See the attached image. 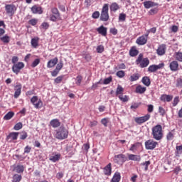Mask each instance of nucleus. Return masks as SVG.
Masks as SVG:
<instances>
[{
	"label": "nucleus",
	"mask_w": 182,
	"mask_h": 182,
	"mask_svg": "<svg viewBox=\"0 0 182 182\" xmlns=\"http://www.w3.org/2000/svg\"><path fill=\"white\" fill-rule=\"evenodd\" d=\"M151 130L152 137L154 140L159 141L163 139V127H161V125H156L151 129Z\"/></svg>",
	"instance_id": "obj_1"
},
{
	"label": "nucleus",
	"mask_w": 182,
	"mask_h": 182,
	"mask_svg": "<svg viewBox=\"0 0 182 182\" xmlns=\"http://www.w3.org/2000/svg\"><path fill=\"white\" fill-rule=\"evenodd\" d=\"M68 130L65 127H60L56 134L55 137L58 139V140H63V139H66L68 137Z\"/></svg>",
	"instance_id": "obj_2"
},
{
	"label": "nucleus",
	"mask_w": 182,
	"mask_h": 182,
	"mask_svg": "<svg viewBox=\"0 0 182 182\" xmlns=\"http://www.w3.org/2000/svg\"><path fill=\"white\" fill-rule=\"evenodd\" d=\"M136 62L137 65H140V68H147V66H149V63H150V60H149V58H145L143 59V54L139 55Z\"/></svg>",
	"instance_id": "obj_3"
},
{
	"label": "nucleus",
	"mask_w": 182,
	"mask_h": 182,
	"mask_svg": "<svg viewBox=\"0 0 182 182\" xmlns=\"http://www.w3.org/2000/svg\"><path fill=\"white\" fill-rule=\"evenodd\" d=\"M100 19L104 22L109 21V5L105 4L101 11Z\"/></svg>",
	"instance_id": "obj_4"
},
{
	"label": "nucleus",
	"mask_w": 182,
	"mask_h": 182,
	"mask_svg": "<svg viewBox=\"0 0 182 182\" xmlns=\"http://www.w3.org/2000/svg\"><path fill=\"white\" fill-rule=\"evenodd\" d=\"M159 144L157 141H155L153 139H149L145 142V147L146 150H154L156 149V146Z\"/></svg>",
	"instance_id": "obj_5"
},
{
	"label": "nucleus",
	"mask_w": 182,
	"mask_h": 182,
	"mask_svg": "<svg viewBox=\"0 0 182 182\" xmlns=\"http://www.w3.org/2000/svg\"><path fill=\"white\" fill-rule=\"evenodd\" d=\"M23 68H25V64H23L22 62H19L18 63L14 64L12 70L14 73H16V75H18V73H19L21 70L23 69Z\"/></svg>",
	"instance_id": "obj_6"
},
{
	"label": "nucleus",
	"mask_w": 182,
	"mask_h": 182,
	"mask_svg": "<svg viewBox=\"0 0 182 182\" xmlns=\"http://www.w3.org/2000/svg\"><path fill=\"white\" fill-rule=\"evenodd\" d=\"M164 68V63H160L159 65H150L148 68V72H150L151 73H154V72H157L159 69H163Z\"/></svg>",
	"instance_id": "obj_7"
},
{
	"label": "nucleus",
	"mask_w": 182,
	"mask_h": 182,
	"mask_svg": "<svg viewBox=\"0 0 182 182\" xmlns=\"http://www.w3.org/2000/svg\"><path fill=\"white\" fill-rule=\"evenodd\" d=\"M5 9L6 11V14L8 15H14L15 12L16 11V7L13 4H6L5 6Z\"/></svg>",
	"instance_id": "obj_8"
},
{
	"label": "nucleus",
	"mask_w": 182,
	"mask_h": 182,
	"mask_svg": "<svg viewBox=\"0 0 182 182\" xmlns=\"http://www.w3.org/2000/svg\"><path fill=\"white\" fill-rule=\"evenodd\" d=\"M31 103L33 105L36 109H39V107H42V101L41 100H38L37 96H33L31 99Z\"/></svg>",
	"instance_id": "obj_9"
},
{
	"label": "nucleus",
	"mask_w": 182,
	"mask_h": 182,
	"mask_svg": "<svg viewBox=\"0 0 182 182\" xmlns=\"http://www.w3.org/2000/svg\"><path fill=\"white\" fill-rule=\"evenodd\" d=\"M18 136H19V132H11L6 137V140L7 141H14V140H16L18 139Z\"/></svg>",
	"instance_id": "obj_10"
},
{
	"label": "nucleus",
	"mask_w": 182,
	"mask_h": 182,
	"mask_svg": "<svg viewBox=\"0 0 182 182\" xmlns=\"http://www.w3.org/2000/svg\"><path fill=\"white\" fill-rule=\"evenodd\" d=\"M150 119V114H146L144 117H140L135 119L136 123H138V124H141V123H144L147 122Z\"/></svg>",
	"instance_id": "obj_11"
},
{
	"label": "nucleus",
	"mask_w": 182,
	"mask_h": 182,
	"mask_svg": "<svg viewBox=\"0 0 182 182\" xmlns=\"http://www.w3.org/2000/svg\"><path fill=\"white\" fill-rule=\"evenodd\" d=\"M15 92H14V98L15 99H18V97H19V96H21V92L22 90V85L21 84H18L16 87H15Z\"/></svg>",
	"instance_id": "obj_12"
},
{
	"label": "nucleus",
	"mask_w": 182,
	"mask_h": 182,
	"mask_svg": "<svg viewBox=\"0 0 182 182\" xmlns=\"http://www.w3.org/2000/svg\"><path fill=\"white\" fill-rule=\"evenodd\" d=\"M138 45H146L147 43V35L141 36L136 39Z\"/></svg>",
	"instance_id": "obj_13"
},
{
	"label": "nucleus",
	"mask_w": 182,
	"mask_h": 182,
	"mask_svg": "<svg viewBox=\"0 0 182 182\" xmlns=\"http://www.w3.org/2000/svg\"><path fill=\"white\" fill-rule=\"evenodd\" d=\"M97 32H98V33L102 36H106L107 35V28L101 26L97 28Z\"/></svg>",
	"instance_id": "obj_14"
},
{
	"label": "nucleus",
	"mask_w": 182,
	"mask_h": 182,
	"mask_svg": "<svg viewBox=\"0 0 182 182\" xmlns=\"http://www.w3.org/2000/svg\"><path fill=\"white\" fill-rule=\"evenodd\" d=\"M156 52H157L158 55H159V56H163V55H164V53H166V45L163 44V45L159 46Z\"/></svg>",
	"instance_id": "obj_15"
},
{
	"label": "nucleus",
	"mask_w": 182,
	"mask_h": 182,
	"mask_svg": "<svg viewBox=\"0 0 182 182\" xmlns=\"http://www.w3.org/2000/svg\"><path fill=\"white\" fill-rule=\"evenodd\" d=\"M58 58H54L51 60H50L47 63V68H54V66L58 63Z\"/></svg>",
	"instance_id": "obj_16"
},
{
	"label": "nucleus",
	"mask_w": 182,
	"mask_h": 182,
	"mask_svg": "<svg viewBox=\"0 0 182 182\" xmlns=\"http://www.w3.org/2000/svg\"><path fill=\"white\" fill-rule=\"evenodd\" d=\"M31 11L33 14H38L39 15L43 12V11H42V8L38 6H33L31 8Z\"/></svg>",
	"instance_id": "obj_17"
},
{
	"label": "nucleus",
	"mask_w": 182,
	"mask_h": 182,
	"mask_svg": "<svg viewBox=\"0 0 182 182\" xmlns=\"http://www.w3.org/2000/svg\"><path fill=\"white\" fill-rule=\"evenodd\" d=\"M104 174L105 176H110L112 174V164H109L107 166L104 168Z\"/></svg>",
	"instance_id": "obj_18"
},
{
	"label": "nucleus",
	"mask_w": 182,
	"mask_h": 182,
	"mask_svg": "<svg viewBox=\"0 0 182 182\" xmlns=\"http://www.w3.org/2000/svg\"><path fill=\"white\" fill-rule=\"evenodd\" d=\"M124 159V155L123 154L116 155L114 158V163H117V164H119V163L123 161Z\"/></svg>",
	"instance_id": "obj_19"
},
{
	"label": "nucleus",
	"mask_w": 182,
	"mask_h": 182,
	"mask_svg": "<svg viewBox=\"0 0 182 182\" xmlns=\"http://www.w3.org/2000/svg\"><path fill=\"white\" fill-rule=\"evenodd\" d=\"M170 69L173 72H176L178 69V63L177 61H172L170 63Z\"/></svg>",
	"instance_id": "obj_20"
},
{
	"label": "nucleus",
	"mask_w": 182,
	"mask_h": 182,
	"mask_svg": "<svg viewBox=\"0 0 182 182\" xmlns=\"http://www.w3.org/2000/svg\"><path fill=\"white\" fill-rule=\"evenodd\" d=\"M128 159L129 160H132L133 161H140V160H141L140 156L134 154H129Z\"/></svg>",
	"instance_id": "obj_21"
},
{
	"label": "nucleus",
	"mask_w": 182,
	"mask_h": 182,
	"mask_svg": "<svg viewBox=\"0 0 182 182\" xmlns=\"http://www.w3.org/2000/svg\"><path fill=\"white\" fill-rule=\"evenodd\" d=\"M146 90V87H143L141 85H138L136 87V93H139V95H143Z\"/></svg>",
	"instance_id": "obj_22"
},
{
	"label": "nucleus",
	"mask_w": 182,
	"mask_h": 182,
	"mask_svg": "<svg viewBox=\"0 0 182 182\" xmlns=\"http://www.w3.org/2000/svg\"><path fill=\"white\" fill-rule=\"evenodd\" d=\"M161 100L162 102H171V100H173V96L167 95H163L161 96Z\"/></svg>",
	"instance_id": "obj_23"
},
{
	"label": "nucleus",
	"mask_w": 182,
	"mask_h": 182,
	"mask_svg": "<svg viewBox=\"0 0 182 182\" xmlns=\"http://www.w3.org/2000/svg\"><path fill=\"white\" fill-rule=\"evenodd\" d=\"M156 5H157V4L150 1L144 2V6L146 8V9L152 8V6H156Z\"/></svg>",
	"instance_id": "obj_24"
},
{
	"label": "nucleus",
	"mask_w": 182,
	"mask_h": 182,
	"mask_svg": "<svg viewBox=\"0 0 182 182\" xmlns=\"http://www.w3.org/2000/svg\"><path fill=\"white\" fill-rule=\"evenodd\" d=\"M50 124L52 126V127L56 128L60 126V122H59V119H54L50 121Z\"/></svg>",
	"instance_id": "obj_25"
},
{
	"label": "nucleus",
	"mask_w": 182,
	"mask_h": 182,
	"mask_svg": "<svg viewBox=\"0 0 182 182\" xmlns=\"http://www.w3.org/2000/svg\"><path fill=\"white\" fill-rule=\"evenodd\" d=\"M59 159H60V154H55L54 156H51L49 160L53 161V163H56V161H59Z\"/></svg>",
	"instance_id": "obj_26"
},
{
	"label": "nucleus",
	"mask_w": 182,
	"mask_h": 182,
	"mask_svg": "<svg viewBox=\"0 0 182 182\" xmlns=\"http://www.w3.org/2000/svg\"><path fill=\"white\" fill-rule=\"evenodd\" d=\"M15 116V113L14 112H9L4 117V120H11V118Z\"/></svg>",
	"instance_id": "obj_27"
},
{
	"label": "nucleus",
	"mask_w": 182,
	"mask_h": 182,
	"mask_svg": "<svg viewBox=\"0 0 182 182\" xmlns=\"http://www.w3.org/2000/svg\"><path fill=\"white\" fill-rule=\"evenodd\" d=\"M120 178H121L120 173L116 172L112 179V182H119V181H120Z\"/></svg>",
	"instance_id": "obj_28"
},
{
	"label": "nucleus",
	"mask_w": 182,
	"mask_h": 182,
	"mask_svg": "<svg viewBox=\"0 0 182 182\" xmlns=\"http://www.w3.org/2000/svg\"><path fill=\"white\" fill-rule=\"evenodd\" d=\"M142 83L145 86H150L151 82H150V78L149 77H144L141 80Z\"/></svg>",
	"instance_id": "obj_29"
},
{
	"label": "nucleus",
	"mask_w": 182,
	"mask_h": 182,
	"mask_svg": "<svg viewBox=\"0 0 182 182\" xmlns=\"http://www.w3.org/2000/svg\"><path fill=\"white\" fill-rule=\"evenodd\" d=\"M124 92V88L122 85H118L116 90V95H123Z\"/></svg>",
	"instance_id": "obj_30"
},
{
	"label": "nucleus",
	"mask_w": 182,
	"mask_h": 182,
	"mask_svg": "<svg viewBox=\"0 0 182 182\" xmlns=\"http://www.w3.org/2000/svg\"><path fill=\"white\" fill-rule=\"evenodd\" d=\"M111 11H113V12H116L118 9H120V7L119 6V4L117 3H112L110 6Z\"/></svg>",
	"instance_id": "obj_31"
},
{
	"label": "nucleus",
	"mask_w": 182,
	"mask_h": 182,
	"mask_svg": "<svg viewBox=\"0 0 182 182\" xmlns=\"http://www.w3.org/2000/svg\"><path fill=\"white\" fill-rule=\"evenodd\" d=\"M139 146H140V143H136L132 144L129 149L130 151H136L137 149H139Z\"/></svg>",
	"instance_id": "obj_32"
},
{
	"label": "nucleus",
	"mask_w": 182,
	"mask_h": 182,
	"mask_svg": "<svg viewBox=\"0 0 182 182\" xmlns=\"http://www.w3.org/2000/svg\"><path fill=\"white\" fill-rule=\"evenodd\" d=\"M21 180H22V176L19 175V174H15L13 176V181L12 182H20Z\"/></svg>",
	"instance_id": "obj_33"
},
{
	"label": "nucleus",
	"mask_w": 182,
	"mask_h": 182,
	"mask_svg": "<svg viewBox=\"0 0 182 182\" xmlns=\"http://www.w3.org/2000/svg\"><path fill=\"white\" fill-rule=\"evenodd\" d=\"M129 55L130 56H137V55H139V50H137L136 48H132L130 50H129Z\"/></svg>",
	"instance_id": "obj_34"
},
{
	"label": "nucleus",
	"mask_w": 182,
	"mask_h": 182,
	"mask_svg": "<svg viewBox=\"0 0 182 182\" xmlns=\"http://www.w3.org/2000/svg\"><path fill=\"white\" fill-rule=\"evenodd\" d=\"M139 77H140L139 74H134L130 76L129 80L130 82H136V80H139Z\"/></svg>",
	"instance_id": "obj_35"
},
{
	"label": "nucleus",
	"mask_w": 182,
	"mask_h": 182,
	"mask_svg": "<svg viewBox=\"0 0 182 182\" xmlns=\"http://www.w3.org/2000/svg\"><path fill=\"white\" fill-rule=\"evenodd\" d=\"M119 99L125 103L126 102H129V97L127 95H119Z\"/></svg>",
	"instance_id": "obj_36"
},
{
	"label": "nucleus",
	"mask_w": 182,
	"mask_h": 182,
	"mask_svg": "<svg viewBox=\"0 0 182 182\" xmlns=\"http://www.w3.org/2000/svg\"><path fill=\"white\" fill-rule=\"evenodd\" d=\"M16 173H23V166L18 165L15 168Z\"/></svg>",
	"instance_id": "obj_37"
},
{
	"label": "nucleus",
	"mask_w": 182,
	"mask_h": 182,
	"mask_svg": "<svg viewBox=\"0 0 182 182\" xmlns=\"http://www.w3.org/2000/svg\"><path fill=\"white\" fill-rule=\"evenodd\" d=\"M176 59L179 62H182V53L178 52L176 53Z\"/></svg>",
	"instance_id": "obj_38"
},
{
	"label": "nucleus",
	"mask_w": 182,
	"mask_h": 182,
	"mask_svg": "<svg viewBox=\"0 0 182 182\" xmlns=\"http://www.w3.org/2000/svg\"><path fill=\"white\" fill-rule=\"evenodd\" d=\"M1 41H2V42H4V43H9V36H3L1 38H0Z\"/></svg>",
	"instance_id": "obj_39"
},
{
	"label": "nucleus",
	"mask_w": 182,
	"mask_h": 182,
	"mask_svg": "<svg viewBox=\"0 0 182 182\" xmlns=\"http://www.w3.org/2000/svg\"><path fill=\"white\" fill-rule=\"evenodd\" d=\"M28 137V134L26 132H23L20 134L21 140H25Z\"/></svg>",
	"instance_id": "obj_40"
},
{
	"label": "nucleus",
	"mask_w": 182,
	"mask_h": 182,
	"mask_svg": "<svg viewBox=\"0 0 182 182\" xmlns=\"http://www.w3.org/2000/svg\"><path fill=\"white\" fill-rule=\"evenodd\" d=\"M31 45L33 48H36L38 46V38H32Z\"/></svg>",
	"instance_id": "obj_41"
},
{
	"label": "nucleus",
	"mask_w": 182,
	"mask_h": 182,
	"mask_svg": "<svg viewBox=\"0 0 182 182\" xmlns=\"http://www.w3.org/2000/svg\"><path fill=\"white\" fill-rule=\"evenodd\" d=\"M60 16H56L55 15L53 14L50 16V21H52L53 22H56L58 19H59Z\"/></svg>",
	"instance_id": "obj_42"
},
{
	"label": "nucleus",
	"mask_w": 182,
	"mask_h": 182,
	"mask_svg": "<svg viewBox=\"0 0 182 182\" xmlns=\"http://www.w3.org/2000/svg\"><path fill=\"white\" fill-rule=\"evenodd\" d=\"M22 126V122H18L14 126V130H21Z\"/></svg>",
	"instance_id": "obj_43"
},
{
	"label": "nucleus",
	"mask_w": 182,
	"mask_h": 182,
	"mask_svg": "<svg viewBox=\"0 0 182 182\" xmlns=\"http://www.w3.org/2000/svg\"><path fill=\"white\" fill-rule=\"evenodd\" d=\"M41 63V60L39 58L36 59L31 64L32 68H36V65Z\"/></svg>",
	"instance_id": "obj_44"
},
{
	"label": "nucleus",
	"mask_w": 182,
	"mask_h": 182,
	"mask_svg": "<svg viewBox=\"0 0 182 182\" xmlns=\"http://www.w3.org/2000/svg\"><path fill=\"white\" fill-rule=\"evenodd\" d=\"M141 166H145V171L149 170V166H150V161H146L141 164Z\"/></svg>",
	"instance_id": "obj_45"
},
{
	"label": "nucleus",
	"mask_w": 182,
	"mask_h": 182,
	"mask_svg": "<svg viewBox=\"0 0 182 182\" xmlns=\"http://www.w3.org/2000/svg\"><path fill=\"white\" fill-rule=\"evenodd\" d=\"M116 75L118 77H121V78L124 77V71L119 70V71L117 72Z\"/></svg>",
	"instance_id": "obj_46"
},
{
	"label": "nucleus",
	"mask_w": 182,
	"mask_h": 182,
	"mask_svg": "<svg viewBox=\"0 0 182 182\" xmlns=\"http://www.w3.org/2000/svg\"><path fill=\"white\" fill-rule=\"evenodd\" d=\"M105 50V47L103 46H98L97 47V52L98 53H102Z\"/></svg>",
	"instance_id": "obj_47"
},
{
	"label": "nucleus",
	"mask_w": 182,
	"mask_h": 182,
	"mask_svg": "<svg viewBox=\"0 0 182 182\" xmlns=\"http://www.w3.org/2000/svg\"><path fill=\"white\" fill-rule=\"evenodd\" d=\"M176 87H182V79L178 78L176 80Z\"/></svg>",
	"instance_id": "obj_48"
},
{
	"label": "nucleus",
	"mask_w": 182,
	"mask_h": 182,
	"mask_svg": "<svg viewBox=\"0 0 182 182\" xmlns=\"http://www.w3.org/2000/svg\"><path fill=\"white\" fill-rule=\"evenodd\" d=\"M63 68V61L60 60L59 63L56 65L55 69H57L58 71L60 70Z\"/></svg>",
	"instance_id": "obj_49"
},
{
	"label": "nucleus",
	"mask_w": 182,
	"mask_h": 182,
	"mask_svg": "<svg viewBox=\"0 0 182 182\" xmlns=\"http://www.w3.org/2000/svg\"><path fill=\"white\" fill-rule=\"evenodd\" d=\"M159 112L161 116H164V114H166V110L162 107H159Z\"/></svg>",
	"instance_id": "obj_50"
},
{
	"label": "nucleus",
	"mask_w": 182,
	"mask_h": 182,
	"mask_svg": "<svg viewBox=\"0 0 182 182\" xmlns=\"http://www.w3.org/2000/svg\"><path fill=\"white\" fill-rule=\"evenodd\" d=\"M52 14L56 16H60V14H59V11L56 8L52 9Z\"/></svg>",
	"instance_id": "obj_51"
},
{
	"label": "nucleus",
	"mask_w": 182,
	"mask_h": 182,
	"mask_svg": "<svg viewBox=\"0 0 182 182\" xmlns=\"http://www.w3.org/2000/svg\"><path fill=\"white\" fill-rule=\"evenodd\" d=\"M76 85L80 86V83H82V76L78 75L76 78Z\"/></svg>",
	"instance_id": "obj_52"
},
{
	"label": "nucleus",
	"mask_w": 182,
	"mask_h": 182,
	"mask_svg": "<svg viewBox=\"0 0 182 182\" xmlns=\"http://www.w3.org/2000/svg\"><path fill=\"white\" fill-rule=\"evenodd\" d=\"M41 28L45 30L48 29L49 28V23L47 22H43L41 24Z\"/></svg>",
	"instance_id": "obj_53"
},
{
	"label": "nucleus",
	"mask_w": 182,
	"mask_h": 182,
	"mask_svg": "<svg viewBox=\"0 0 182 182\" xmlns=\"http://www.w3.org/2000/svg\"><path fill=\"white\" fill-rule=\"evenodd\" d=\"M119 21H126V14H119Z\"/></svg>",
	"instance_id": "obj_54"
},
{
	"label": "nucleus",
	"mask_w": 182,
	"mask_h": 182,
	"mask_svg": "<svg viewBox=\"0 0 182 182\" xmlns=\"http://www.w3.org/2000/svg\"><path fill=\"white\" fill-rule=\"evenodd\" d=\"M99 16H100V13L99 11H95L92 14V18H94V19H97Z\"/></svg>",
	"instance_id": "obj_55"
},
{
	"label": "nucleus",
	"mask_w": 182,
	"mask_h": 182,
	"mask_svg": "<svg viewBox=\"0 0 182 182\" xmlns=\"http://www.w3.org/2000/svg\"><path fill=\"white\" fill-rule=\"evenodd\" d=\"M112 82V77H109L104 80V85H109Z\"/></svg>",
	"instance_id": "obj_56"
},
{
	"label": "nucleus",
	"mask_w": 182,
	"mask_h": 182,
	"mask_svg": "<svg viewBox=\"0 0 182 182\" xmlns=\"http://www.w3.org/2000/svg\"><path fill=\"white\" fill-rule=\"evenodd\" d=\"M29 23L31 25H32L33 26H35V25H36V23H38V20L33 18L31 20L29 21Z\"/></svg>",
	"instance_id": "obj_57"
},
{
	"label": "nucleus",
	"mask_w": 182,
	"mask_h": 182,
	"mask_svg": "<svg viewBox=\"0 0 182 182\" xmlns=\"http://www.w3.org/2000/svg\"><path fill=\"white\" fill-rule=\"evenodd\" d=\"M31 149L32 148H31V146H26L24 149V153H26V154H28V153H31Z\"/></svg>",
	"instance_id": "obj_58"
},
{
	"label": "nucleus",
	"mask_w": 182,
	"mask_h": 182,
	"mask_svg": "<svg viewBox=\"0 0 182 182\" xmlns=\"http://www.w3.org/2000/svg\"><path fill=\"white\" fill-rule=\"evenodd\" d=\"M174 137V135H173V133L168 132V134L166 136L167 140H173V138Z\"/></svg>",
	"instance_id": "obj_59"
},
{
	"label": "nucleus",
	"mask_w": 182,
	"mask_h": 182,
	"mask_svg": "<svg viewBox=\"0 0 182 182\" xmlns=\"http://www.w3.org/2000/svg\"><path fill=\"white\" fill-rule=\"evenodd\" d=\"M63 79V76H58L57 78L55 79V83H60L62 82V80Z\"/></svg>",
	"instance_id": "obj_60"
},
{
	"label": "nucleus",
	"mask_w": 182,
	"mask_h": 182,
	"mask_svg": "<svg viewBox=\"0 0 182 182\" xmlns=\"http://www.w3.org/2000/svg\"><path fill=\"white\" fill-rule=\"evenodd\" d=\"M177 154H181L182 153V145L176 146Z\"/></svg>",
	"instance_id": "obj_61"
},
{
	"label": "nucleus",
	"mask_w": 182,
	"mask_h": 182,
	"mask_svg": "<svg viewBox=\"0 0 182 182\" xmlns=\"http://www.w3.org/2000/svg\"><path fill=\"white\" fill-rule=\"evenodd\" d=\"M158 9H151L150 11H149V14H151V15H154V14H157V12H158Z\"/></svg>",
	"instance_id": "obj_62"
},
{
	"label": "nucleus",
	"mask_w": 182,
	"mask_h": 182,
	"mask_svg": "<svg viewBox=\"0 0 182 182\" xmlns=\"http://www.w3.org/2000/svg\"><path fill=\"white\" fill-rule=\"evenodd\" d=\"M140 106V103H134L132 105H131V109H137Z\"/></svg>",
	"instance_id": "obj_63"
},
{
	"label": "nucleus",
	"mask_w": 182,
	"mask_h": 182,
	"mask_svg": "<svg viewBox=\"0 0 182 182\" xmlns=\"http://www.w3.org/2000/svg\"><path fill=\"white\" fill-rule=\"evenodd\" d=\"M178 105V97H176L173 100V106H177Z\"/></svg>",
	"instance_id": "obj_64"
}]
</instances>
